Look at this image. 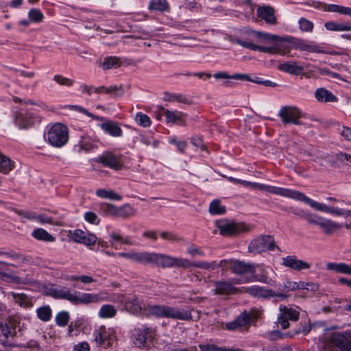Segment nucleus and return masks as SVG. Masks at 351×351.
<instances>
[{"label":"nucleus","instance_id":"nucleus-47","mask_svg":"<svg viewBox=\"0 0 351 351\" xmlns=\"http://www.w3.org/2000/svg\"><path fill=\"white\" fill-rule=\"evenodd\" d=\"M298 25L300 30L302 32L311 33L314 28L313 23L303 17L298 20Z\"/></svg>","mask_w":351,"mask_h":351},{"label":"nucleus","instance_id":"nucleus-30","mask_svg":"<svg viewBox=\"0 0 351 351\" xmlns=\"http://www.w3.org/2000/svg\"><path fill=\"white\" fill-rule=\"evenodd\" d=\"M232 272L237 274H243L245 273H250L254 274L255 268L253 265L245 263L241 261H235L232 265Z\"/></svg>","mask_w":351,"mask_h":351},{"label":"nucleus","instance_id":"nucleus-61","mask_svg":"<svg viewBox=\"0 0 351 351\" xmlns=\"http://www.w3.org/2000/svg\"><path fill=\"white\" fill-rule=\"evenodd\" d=\"M243 278H251L252 282L256 280L263 283H267V274L265 271H263L261 274L254 275V277H243Z\"/></svg>","mask_w":351,"mask_h":351},{"label":"nucleus","instance_id":"nucleus-24","mask_svg":"<svg viewBox=\"0 0 351 351\" xmlns=\"http://www.w3.org/2000/svg\"><path fill=\"white\" fill-rule=\"evenodd\" d=\"M282 265L296 271L308 269L311 265L304 261L297 259L295 256H287L282 258Z\"/></svg>","mask_w":351,"mask_h":351},{"label":"nucleus","instance_id":"nucleus-43","mask_svg":"<svg viewBox=\"0 0 351 351\" xmlns=\"http://www.w3.org/2000/svg\"><path fill=\"white\" fill-rule=\"evenodd\" d=\"M96 195L101 198L110 199L113 200L121 199V196L112 190L99 189L97 190Z\"/></svg>","mask_w":351,"mask_h":351},{"label":"nucleus","instance_id":"nucleus-64","mask_svg":"<svg viewBox=\"0 0 351 351\" xmlns=\"http://www.w3.org/2000/svg\"><path fill=\"white\" fill-rule=\"evenodd\" d=\"M119 241H123V237L117 233L112 232L110 234V245L112 247H114L115 249H117L118 247L115 245L114 242Z\"/></svg>","mask_w":351,"mask_h":351},{"label":"nucleus","instance_id":"nucleus-49","mask_svg":"<svg viewBox=\"0 0 351 351\" xmlns=\"http://www.w3.org/2000/svg\"><path fill=\"white\" fill-rule=\"evenodd\" d=\"M28 18L31 23H39L43 21L44 15L38 9L32 8L28 12Z\"/></svg>","mask_w":351,"mask_h":351},{"label":"nucleus","instance_id":"nucleus-7","mask_svg":"<svg viewBox=\"0 0 351 351\" xmlns=\"http://www.w3.org/2000/svg\"><path fill=\"white\" fill-rule=\"evenodd\" d=\"M251 278H235L232 282L226 280H218L214 282V293L217 295H231L239 292V289L234 286L235 284L251 282Z\"/></svg>","mask_w":351,"mask_h":351},{"label":"nucleus","instance_id":"nucleus-32","mask_svg":"<svg viewBox=\"0 0 351 351\" xmlns=\"http://www.w3.org/2000/svg\"><path fill=\"white\" fill-rule=\"evenodd\" d=\"M280 71L292 74L299 75L304 71V67L300 66L295 61L287 62L278 66Z\"/></svg>","mask_w":351,"mask_h":351},{"label":"nucleus","instance_id":"nucleus-27","mask_svg":"<svg viewBox=\"0 0 351 351\" xmlns=\"http://www.w3.org/2000/svg\"><path fill=\"white\" fill-rule=\"evenodd\" d=\"M161 109L164 111L165 117L167 123H178L184 126L186 125V114L180 111L166 110L164 108H162Z\"/></svg>","mask_w":351,"mask_h":351},{"label":"nucleus","instance_id":"nucleus-51","mask_svg":"<svg viewBox=\"0 0 351 351\" xmlns=\"http://www.w3.org/2000/svg\"><path fill=\"white\" fill-rule=\"evenodd\" d=\"M69 319L70 315L67 311H61L56 316V322L59 326L64 327L68 324Z\"/></svg>","mask_w":351,"mask_h":351},{"label":"nucleus","instance_id":"nucleus-22","mask_svg":"<svg viewBox=\"0 0 351 351\" xmlns=\"http://www.w3.org/2000/svg\"><path fill=\"white\" fill-rule=\"evenodd\" d=\"M97 161L114 170H119L122 167L120 157L108 152H104L99 156Z\"/></svg>","mask_w":351,"mask_h":351},{"label":"nucleus","instance_id":"nucleus-10","mask_svg":"<svg viewBox=\"0 0 351 351\" xmlns=\"http://www.w3.org/2000/svg\"><path fill=\"white\" fill-rule=\"evenodd\" d=\"M260 191H265L269 193L278 195L285 197L291 198L295 200H301L302 193L298 191L289 189L281 188L275 186L266 185L257 183L256 189Z\"/></svg>","mask_w":351,"mask_h":351},{"label":"nucleus","instance_id":"nucleus-13","mask_svg":"<svg viewBox=\"0 0 351 351\" xmlns=\"http://www.w3.org/2000/svg\"><path fill=\"white\" fill-rule=\"evenodd\" d=\"M278 116L285 125L289 123L302 124L299 120L302 117V113L297 107L291 106H283L280 109Z\"/></svg>","mask_w":351,"mask_h":351},{"label":"nucleus","instance_id":"nucleus-5","mask_svg":"<svg viewBox=\"0 0 351 351\" xmlns=\"http://www.w3.org/2000/svg\"><path fill=\"white\" fill-rule=\"evenodd\" d=\"M276 248L280 250L275 244L274 239L269 235H262L253 239L248 246L249 252L254 254H259L267 250L273 251Z\"/></svg>","mask_w":351,"mask_h":351},{"label":"nucleus","instance_id":"nucleus-57","mask_svg":"<svg viewBox=\"0 0 351 351\" xmlns=\"http://www.w3.org/2000/svg\"><path fill=\"white\" fill-rule=\"evenodd\" d=\"M84 218L86 221L93 224H99L100 222V219L97 217V215L93 212H86L84 214Z\"/></svg>","mask_w":351,"mask_h":351},{"label":"nucleus","instance_id":"nucleus-17","mask_svg":"<svg viewBox=\"0 0 351 351\" xmlns=\"http://www.w3.org/2000/svg\"><path fill=\"white\" fill-rule=\"evenodd\" d=\"M299 318V312L291 308L282 306L280 308V313L278 315V324L282 329L289 327V321L295 322Z\"/></svg>","mask_w":351,"mask_h":351},{"label":"nucleus","instance_id":"nucleus-63","mask_svg":"<svg viewBox=\"0 0 351 351\" xmlns=\"http://www.w3.org/2000/svg\"><path fill=\"white\" fill-rule=\"evenodd\" d=\"M73 351H90V347L86 342H80L73 347Z\"/></svg>","mask_w":351,"mask_h":351},{"label":"nucleus","instance_id":"nucleus-9","mask_svg":"<svg viewBox=\"0 0 351 351\" xmlns=\"http://www.w3.org/2000/svg\"><path fill=\"white\" fill-rule=\"evenodd\" d=\"M158 267L162 268L182 267L183 269H189L191 267H194V262H191L186 258H180L159 253Z\"/></svg>","mask_w":351,"mask_h":351},{"label":"nucleus","instance_id":"nucleus-33","mask_svg":"<svg viewBox=\"0 0 351 351\" xmlns=\"http://www.w3.org/2000/svg\"><path fill=\"white\" fill-rule=\"evenodd\" d=\"M258 15L267 23L274 24L276 22L274 10L269 6L260 7L257 10Z\"/></svg>","mask_w":351,"mask_h":351},{"label":"nucleus","instance_id":"nucleus-6","mask_svg":"<svg viewBox=\"0 0 351 351\" xmlns=\"http://www.w3.org/2000/svg\"><path fill=\"white\" fill-rule=\"evenodd\" d=\"M301 202H304L308 204L311 208L315 210L330 213L335 216H343L345 217H351V210H346L337 207H329L326 204L315 202L309 197H306L304 193L301 198Z\"/></svg>","mask_w":351,"mask_h":351},{"label":"nucleus","instance_id":"nucleus-16","mask_svg":"<svg viewBox=\"0 0 351 351\" xmlns=\"http://www.w3.org/2000/svg\"><path fill=\"white\" fill-rule=\"evenodd\" d=\"M154 338L153 332L146 326L136 328L133 333V342L139 348H146L147 343Z\"/></svg>","mask_w":351,"mask_h":351},{"label":"nucleus","instance_id":"nucleus-11","mask_svg":"<svg viewBox=\"0 0 351 351\" xmlns=\"http://www.w3.org/2000/svg\"><path fill=\"white\" fill-rule=\"evenodd\" d=\"M12 118L14 124L19 129L28 128L36 122L40 121L39 117L36 116L33 112L23 110H14L12 112Z\"/></svg>","mask_w":351,"mask_h":351},{"label":"nucleus","instance_id":"nucleus-4","mask_svg":"<svg viewBox=\"0 0 351 351\" xmlns=\"http://www.w3.org/2000/svg\"><path fill=\"white\" fill-rule=\"evenodd\" d=\"M45 140L53 147H61L69 140L67 128L60 123L52 125L45 134Z\"/></svg>","mask_w":351,"mask_h":351},{"label":"nucleus","instance_id":"nucleus-18","mask_svg":"<svg viewBox=\"0 0 351 351\" xmlns=\"http://www.w3.org/2000/svg\"><path fill=\"white\" fill-rule=\"evenodd\" d=\"M241 292L248 293L254 298L263 300L274 298V295H276L275 292L271 289L258 285L243 287Z\"/></svg>","mask_w":351,"mask_h":351},{"label":"nucleus","instance_id":"nucleus-38","mask_svg":"<svg viewBox=\"0 0 351 351\" xmlns=\"http://www.w3.org/2000/svg\"><path fill=\"white\" fill-rule=\"evenodd\" d=\"M120 65V59L115 56H108L104 59L103 62H100V66H101L104 70L117 68L119 67Z\"/></svg>","mask_w":351,"mask_h":351},{"label":"nucleus","instance_id":"nucleus-44","mask_svg":"<svg viewBox=\"0 0 351 351\" xmlns=\"http://www.w3.org/2000/svg\"><path fill=\"white\" fill-rule=\"evenodd\" d=\"M291 212L299 217L306 220L309 224L311 225L313 219L315 216V213H309L302 209L298 208H291Z\"/></svg>","mask_w":351,"mask_h":351},{"label":"nucleus","instance_id":"nucleus-52","mask_svg":"<svg viewBox=\"0 0 351 351\" xmlns=\"http://www.w3.org/2000/svg\"><path fill=\"white\" fill-rule=\"evenodd\" d=\"M136 121L137 123L144 128L148 127L151 125V120L149 117L141 112L136 114Z\"/></svg>","mask_w":351,"mask_h":351},{"label":"nucleus","instance_id":"nucleus-54","mask_svg":"<svg viewBox=\"0 0 351 351\" xmlns=\"http://www.w3.org/2000/svg\"><path fill=\"white\" fill-rule=\"evenodd\" d=\"M117 208L112 204H104L101 206V210L106 215L115 217L117 215Z\"/></svg>","mask_w":351,"mask_h":351},{"label":"nucleus","instance_id":"nucleus-15","mask_svg":"<svg viewBox=\"0 0 351 351\" xmlns=\"http://www.w3.org/2000/svg\"><path fill=\"white\" fill-rule=\"evenodd\" d=\"M232 41L237 45H239L240 46L250 49L253 51H259L261 52L268 53L270 54H273L275 53L283 54V51L282 50V46L280 44H274L272 47H263L259 46L257 45H255L254 43H252V42H244L241 38H234L232 39Z\"/></svg>","mask_w":351,"mask_h":351},{"label":"nucleus","instance_id":"nucleus-29","mask_svg":"<svg viewBox=\"0 0 351 351\" xmlns=\"http://www.w3.org/2000/svg\"><path fill=\"white\" fill-rule=\"evenodd\" d=\"M315 97L318 101L323 103L337 102L338 101V98L325 88L316 89Z\"/></svg>","mask_w":351,"mask_h":351},{"label":"nucleus","instance_id":"nucleus-34","mask_svg":"<svg viewBox=\"0 0 351 351\" xmlns=\"http://www.w3.org/2000/svg\"><path fill=\"white\" fill-rule=\"evenodd\" d=\"M325 12H337L341 14L351 16V8L337 4H326L322 5Z\"/></svg>","mask_w":351,"mask_h":351},{"label":"nucleus","instance_id":"nucleus-60","mask_svg":"<svg viewBox=\"0 0 351 351\" xmlns=\"http://www.w3.org/2000/svg\"><path fill=\"white\" fill-rule=\"evenodd\" d=\"M95 145L88 138H84L80 143V147L82 149L88 152L94 148Z\"/></svg>","mask_w":351,"mask_h":351},{"label":"nucleus","instance_id":"nucleus-8","mask_svg":"<svg viewBox=\"0 0 351 351\" xmlns=\"http://www.w3.org/2000/svg\"><path fill=\"white\" fill-rule=\"evenodd\" d=\"M311 225L319 227L323 234L326 236L335 234L343 226L341 223H339L330 219L325 218L317 214Z\"/></svg>","mask_w":351,"mask_h":351},{"label":"nucleus","instance_id":"nucleus-1","mask_svg":"<svg viewBox=\"0 0 351 351\" xmlns=\"http://www.w3.org/2000/svg\"><path fill=\"white\" fill-rule=\"evenodd\" d=\"M43 291L46 295L51 296L56 299H64L73 304H89L97 302L99 300L98 295L79 291L72 292L65 287H58L54 285H49L44 287Z\"/></svg>","mask_w":351,"mask_h":351},{"label":"nucleus","instance_id":"nucleus-26","mask_svg":"<svg viewBox=\"0 0 351 351\" xmlns=\"http://www.w3.org/2000/svg\"><path fill=\"white\" fill-rule=\"evenodd\" d=\"M121 302L124 303L125 308L132 313H137L142 309V304L141 301L134 295L130 298L121 295Z\"/></svg>","mask_w":351,"mask_h":351},{"label":"nucleus","instance_id":"nucleus-3","mask_svg":"<svg viewBox=\"0 0 351 351\" xmlns=\"http://www.w3.org/2000/svg\"><path fill=\"white\" fill-rule=\"evenodd\" d=\"M148 313L159 317H166L180 320H190L192 315L190 311L165 305H150Z\"/></svg>","mask_w":351,"mask_h":351},{"label":"nucleus","instance_id":"nucleus-2","mask_svg":"<svg viewBox=\"0 0 351 351\" xmlns=\"http://www.w3.org/2000/svg\"><path fill=\"white\" fill-rule=\"evenodd\" d=\"M351 330L333 332L329 328L324 330L319 339L320 351H351Z\"/></svg>","mask_w":351,"mask_h":351},{"label":"nucleus","instance_id":"nucleus-53","mask_svg":"<svg viewBox=\"0 0 351 351\" xmlns=\"http://www.w3.org/2000/svg\"><path fill=\"white\" fill-rule=\"evenodd\" d=\"M160 236L162 239L169 241L172 243L178 242L181 240L178 235L169 231H162L160 232Z\"/></svg>","mask_w":351,"mask_h":351},{"label":"nucleus","instance_id":"nucleus-35","mask_svg":"<svg viewBox=\"0 0 351 351\" xmlns=\"http://www.w3.org/2000/svg\"><path fill=\"white\" fill-rule=\"evenodd\" d=\"M15 167V162L5 155L0 153V173L8 174Z\"/></svg>","mask_w":351,"mask_h":351},{"label":"nucleus","instance_id":"nucleus-20","mask_svg":"<svg viewBox=\"0 0 351 351\" xmlns=\"http://www.w3.org/2000/svg\"><path fill=\"white\" fill-rule=\"evenodd\" d=\"M0 332L4 339H0V344L4 348H22L23 346L17 344L16 342L10 340L9 338L13 339L16 336V331H12L8 326L7 324L2 321L0 323Z\"/></svg>","mask_w":351,"mask_h":351},{"label":"nucleus","instance_id":"nucleus-62","mask_svg":"<svg viewBox=\"0 0 351 351\" xmlns=\"http://www.w3.org/2000/svg\"><path fill=\"white\" fill-rule=\"evenodd\" d=\"M4 322L7 324L8 326H9L10 329L12 330V331H16V328L19 326V321L16 318L14 317H10Z\"/></svg>","mask_w":351,"mask_h":351},{"label":"nucleus","instance_id":"nucleus-56","mask_svg":"<svg viewBox=\"0 0 351 351\" xmlns=\"http://www.w3.org/2000/svg\"><path fill=\"white\" fill-rule=\"evenodd\" d=\"M56 82L61 86H71L73 84V81L60 75H56L53 77Z\"/></svg>","mask_w":351,"mask_h":351},{"label":"nucleus","instance_id":"nucleus-19","mask_svg":"<svg viewBox=\"0 0 351 351\" xmlns=\"http://www.w3.org/2000/svg\"><path fill=\"white\" fill-rule=\"evenodd\" d=\"M159 253L132 251L130 261L140 264H152L158 266Z\"/></svg>","mask_w":351,"mask_h":351},{"label":"nucleus","instance_id":"nucleus-40","mask_svg":"<svg viewBox=\"0 0 351 351\" xmlns=\"http://www.w3.org/2000/svg\"><path fill=\"white\" fill-rule=\"evenodd\" d=\"M32 235L34 238L40 241L53 242L55 240L54 237L42 228H37L34 230L32 232Z\"/></svg>","mask_w":351,"mask_h":351},{"label":"nucleus","instance_id":"nucleus-25","mask_svg":"<svg viewBox=\"0 0 351 351\" xmlns=\"http://www.w3.org/2000/svg\"><path fill=\"white\" fill-rule=\"evenodd\" d=\"M103 131L113 137H120L123 131L117 122L108 120L99 125Z\"/></svg>","mask_w":351,"mask_h":351},{"label":"nucleus","instance_id":"nucleus-37","mask_svg":"<svg viewBox=\"0 0 351 351\" xmlns=\"http://www.w3.org/2000/svg\"><path fill=\"white\" fill-rule=\"evenodd\" d=\"M163 99L165 101L171 102L177 101L178 103L188 105H190L192 103L191 101L186 97V96L182 94H171L169 93H165Z\"/></svg>","mask_w":351,"mask_h":351},{"label":"nucleus","instance_id":"nucleus-28","mask_svg":"<svg viewBox=\"0 0 351 351\" xmlns=\"http://www.w3.org/2000/svg\"><path fill=\"white\" fill-rule=\"evenodd\" d=\"M295 48L300 51H304L311 53H324L322 47L318 45H316L313 42H308L306 40H299L295 45Z\"/></svg>","mask_w":351,"mask_h":351},{"label":"nucleus","instance_id":"nucleus-46","mask_svg":"<svg viewBox=\"0 0 351 351\" xmlns=\"http://www.w3.org/2000/svg\"><path fill=\"white\" fill-rule=\"evenodd\" d=\"M209 212L212 215H222L226 213V207L221 205L219 200L215 199L210 204Z\"/></svg>","mask_w":351,"mask_h":351},{"label":"nucleus","instance_id":"nucleus-48","mask_svg":"<svg viewBox=\"0 0 351 351\" xmlns=\"http://www.w3.org/2000/svg\"><path fill=\"white\" fill-rule=\"evenodd\" d=\"M37 316L43 322H47L51 317V309L49 306L40 307L36 311Z\"/></svg>","mask_w":351,"mask_h":351},{"label":"nucleus","instance_id":"nucleus-31","mask_svg":"<svg viewBox=\"0 0 351 351\" xmlns=\"http://www.w3.org/2000/svg\"><path fill=\"white\" fill-rule=\"evenodd\" d=\"M9 294L12 297L15 303L21 307L29 308L33 306L32 298L24 293L12 291Z\"/></svg>","mask_w":351,"mask_h":351},{"label":"nucleus","instance_id":"nucleus-45","mask_svg":"<svg viewBox=\"0 0 351 351\" xmlns=\"http://www.w3.org/2000/svg\"><path fill=\"white\" fill-rule=\"evenodd\" d=\"M226 261H221L219 264H217L216 261L213 262H206V261H198V262H194V267L202 268L204 269H215L217 267L222 266V263H225Z\"/></svg>","mask_w":351,"mask_h":351},{"label":"nucleus","instance_id":"nucleus-14","mask_svg":"<svg viewBox=\"0 0 351 351\" xmlns=\"http://www.w3.org/2000/svg\"><path fill=\"white\" fill-rule=\"evenodd\" d=\"M243 34L245 37L244 42H257L259 43H267L271 41H278L280 38L274 34H270L268 33H264L262 32L254 31L252 29H246L243 32ZM243 40V39H241Z\"/></svg>","mask_w":351,"mask_h":351},{"label":"nucleus","instance_id":"nucleus-12","mask_svg":"<svg viewBox=\"0 0 351 351\" xmlns=\"http://www.w3.org/2000/svg\"><path fill=\"white\" fill-rule=\"evenodd\" d=\"M216 226L220 234L226 237L236 235L247 230L243 223H236L226 220L217 221Z\"/></svg>","mask_w":351,"mask_h":351},{"label":"nucleus","instance_id":"nucleus-36","mask_svg":"<svg viewBox=\"0 0 351 351\" xmlns=\"http://www.w3.org/2000/svg\"><path fill=\"white\" fill-rule=\"evenodd\" d=\"M326 269L337 273L351 275V266L346 263H328L326 265Z\"/></svg>","mask_w":351,"mask_h":351},{"label":"nucleus","instance_id":"nucleus-59","mask_svg":"<svg viewBox=\"0 0 351 351\" xmlns=\"http://www.w3.org/2000/svg\"><path fill=\"white\" fill-rule=\"evenodd\" d=\"M36 220L41 224L49 223L52 225H58V223L53 221L51 217H49L45 215H36Z\"/></svg>","mask_w":351,"mask_h":351},{"label":"nucleus","instance_id":"nucleus-41","mask_svg":"<svg viewBox=\"0 0 351 351\" xmlns=\"http://www.w3.org/2000/svg\"><path fill=\"white\" fill-rule=\"evenodd\" d=\"M117 314L116 308L111 304L103 305L98 313L99 317L102 319H108L114 317Z\"/></svg>","mask_w":351,"mask_h":351},{"label":"nucleus","instance_id":"nucleus-39","mask_svg":"<svg viewBox=\"0 0 351 351\" xmlns=\"http://www.w3.org/2000/svg\"><path fill=\"white\" fill-rule=\"evenodd\" d=\"M96 93H105L106 94L114 95L119 96L123 94L122 86H113L110 87L100 86L94 88Z\"/></svg>","mask_w":351,"mask_h":351},{"label":"nucleus","instance_id":"nucleus-23","mask_svg":"<svg viewBox=\"0 0 351 351\" xmlns=\"http://www.w3.org/2000/svg\"><path fill=\"white\" fill-rule=\"evenodd\" d=\"M71 239L75 243H83L88 246L94 245L97 241V237L95 234L80 229L75 230L73 232H71Z\"/></svg>","mask_w":351,"mask_h":351},{"label":"nucleus","instance_id":"nucleus-42","mask_svg":"<svg viewBox=\"0 0 351 351\" xmlns=\"http://www.w3.org/2000/svg\"><path fill=\"white\" fill-rule=\"evenodd\" d=\"M148 8L150 10L165 12L169 10V5L166 0H151Z\"/></svg>","mask_w":351,"mask_h":351},{"label":"nucleus","instance_id":"nucleus-55","mask_svg":"<svg viewBox=\"0 0 351 351\" xmlns=\"http://www.w3.org/2000/svg\"><path fill=\"white\" fill-rule=\"evenodd\" d=\"M235 319L240 328L247 326L250 324V316L248 315V313L246 311L241 313Z\"/></svg>","mask_w":351,"mask_h":351},{"label":"nucleus","instance_id":"nucleus-50","mask_svg":"<svg viewBox=\"0 0 351 351\" xmlns=\"http://www.w3.org/2000/svg\"><path fill=\"white\" fill-rule=\"evenodd\" d=\"M134 214V209L129 205L117 208L116 217L128 218Z\"/></svg>","mask_w":351,"mask_h":351},{"label":"nucleus","instance_id":"nucleus-58","mask_svg":"<svg viewBox=\"0 0 351 351\" xmlns=\"http://www.w3.org/2000/svg\"><path fill=\"white\" fill-rule=\"evenodd\" d=\"M201 351H222L223 347H219L214 344L201 343L199 345Z\"/></svg>","mask_w":351,"mask_h":351},{"label":"nucleus","instance_id":"nucleus-21","mask_svg":"<svg viewBox=\"0 0 351 351\" xmlns=\"http://www.w3.org/2000/svg\"><path fill=\"white\" fill-rule=\"evenodd\" d=\"M114 337L112 328H106L105 326H101L96 332L95 340L99 346L108 347L111 344Z\"/></svg>","mask_w":351,"mask_h":351}]
</instances>
